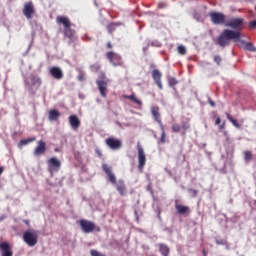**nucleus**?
Returning a JSON list of instances; mask_svg holds the SVG:
<instances>
[{
	"label": "nucleus",
	"instance_id": "f257e3e1",
	"mask_svg": "<svg viewBox=\"0 0 256 256\" xmlns=\"http://www.w3.org/2000/svg\"><path fill=\"white\" fill-rule=\"evenodd\" d=\"M241 37L242 33L240 31L224 29L217 37V45L221 48H226L230 46L232 40L238 43Z\"/></svg>",
	"mask_w": 256,
	"mask_h": 256
},
{
	"label": "nucleus",
	"instance_id": "f03ea898",
	"mask_svg": "<svg viewBox=\"0 0 256 256\" xmlns=\"http://www.w3.org/2000/svg\"><path fill=\"white\" fill-rule=\"evenodd\" d=\"M102 170L106 174L108 181L115 185V188L120 196H125L127 194V187L123 180L117 182L115 174L112 172L111 166L108 164H102Z\"/></svg>",
	"mask_w": 256,
	"mask_h": 256
},
{
	"label": "nucleus",
	"instance_id": "7ed1b4c3",
	"mask_svg": "<svg viewBox=\"0 0 256 256\" xmlns=\"http://www.w3.org/2000/svg\"><path fill=\"white\" fill-rule=\"evenodd\" d=\"M56 23L63 25V34L65 37L72 39L75 35V30L71 28L72 23L71 20L66 16H57Z\"/></svg>",
	"mask_w": 256,
	"mask_h": 256
},
{
	"label": "nucleus",
	"instance_id": "20e7f679",
	"mask_svg": "<svg viewBox=\"0 0 256 256\" xmlns=\"http://www.w3.org/2000/svg\"><path fill=\"white\" fill-rule=\"evenodd\" d=\"M25 85L30 92L33 94L41 87L42 85V78L37 74H30L25 79Z\"/></svg>",
	"mask_w": 256,
	"mask_h": 256
},
{
	"label": "nucleus",
	"instance_id": "39448f33",
	"mask_svg": "<svg viewBox=\"0 0 256 256\" xmlns=\"http://www.w3.org/2000/svg\"><path fill=\"white\" fill-rule=\"evenodd\" d=\"M105 57L113 67L124 66L123 58L119 53H116L114 51H108L106 52Z\"/></svg>",
	"mask_w": 256,
	"mask_h": 256
},
{
	"label": "nucleus",
	"instance_id": "423d86ee",
	"mask_svg": "<svg viewBox=\"0 0 256 256\" xmlns=\"http://www.w3.org/2000/svg\"><path fill=\"white\" fill-rule=\"evenodd\" d=\"M98 78L99 79L96 80L98 90L100 92L101 97L106 98L108 86V81L106 80V73L104 71H100Z\"/></svg>",
	"mask_w": 256,
	"mask_h": 256
},
{
	"label": "nucleus",
	"instance_id": "0eeeda50",
	"mask_svg": "<svg viewBox=\"0 0 256 256\" xmlns=\"http://www.w3.org/2000/svg\"><path fill=\"white\" fill-rule=\"evenodd\" d=\"M39 233L35 230H27L23 233V241L29 246L34 247L38 243Z\"/></svg>",
	"mask_w": 256,
	"mask_h": 256
},
{
	"label": "nucleus",
	"instance_id": "6e6552de",
	"mask_svg": "<svg viewBox=\"0 0 256 256\" xmlns=\"http://www.w3.org/2000/svg\"><path fill=\"white\" fill-rule=\"evenodd\" d=\"M209 17L213 25H226L227 16L223 12L210 11Z\"/></svg>",
	"mask_w": 256,
	"mask_h": 256
},
{
	"label": "nucleus",
	"instance_id": "1a4fd4ad",
	"mask_svg": "<svg viewBox=\"0 0 256 256\" xmlns=\"http://www.w3.org/2000/svg\"><path fill=\"white\" fill-rule=\"evenodd\" d=\"M225 26L234 30L243 31L245 29V19L242 17L231 18L225 23Z\"/></svg>",
	"mask_w": 256,
	"mask_h": 256
},
{
	"label": "nucleus",
	"instance_id": "9d476101",
	"mask_svg": "<svg viewBox=\"0 0 256 256\" xmlns=\"http://www.w3.org/2000/svg\"><path fill=\"white\" fill-rule=\"evenodd\" d=\"M79 226H80L82 232H84L85 234L92 233L93 231L101 232L100 227H96L95 223H93L92 221L85 220V219H82L79 221Z\"/></svg>",
	"mask_w": 256,
	"mask_h": 256
},
{
	"label": "nucleus",
	"instance_id": "9b49d317",
	"mask_svg": "<svg viewBox=\"0 0 256 256\" xmlns=\"http://www.w3.org/2000/svg\"><path fill=\"white\" fill-rule=\"evenodd\" d=\"M137 151H138V170L142 172L146 165L147 158H146L145 150L142 144H140V142L137 143Z\"/></svg>",
	"mask_w": 256,
	"mask_h": 256
},
{
	"label": "nucleus",
	"instance_id": "f8f14e48",
	"mask_svg": "<svg viewBox=\"0 0 256 256\" xmlns=\"http://www.w3.org/2000/svg\"><path fill=\"white\" fill-rule=\"evenodd\" d=\"M171 129L173 133H180L183 131L182 135H186L187 130L191 129V124L186 120H182L181 124H172Z\"/></svg>",
	"mask_w": 256,
	"mask_h": 256
},
{
	"label": "nucleus",
	"instance_id": "ddd939ff",
	"mask_svg": "<svg viewBox=\"0 0 256 256\" xmlns=\"http://www.w3.org/2000/svg\"><path fill=\"white\" fill-rule=\"evenodd\" d=\"M105 144L107 147H109L113 151H117L123 147L122 140H119L118 138H114L111 136L110 138H106Z\"/></svg>",
	"mask_w": 256,
	"mask_h": 256
},
{
	"label": "nucleus",
	"instance_id": "4468645a",
	"mask_svg": "<svg viewBox=\"0 0 256 256\" xmlns=\"http://www.w3.org/2000/svg\"><path fill=\"white\" fill-rule=\"evenodd\" d=\"M151 115L154 121L160 126V129L164 130V124L162 122L159 106H151Z\"/></svg>",
	"mask_w": 256,
	"mask_h": 256
},
{
	"label": "nucleus",
	"instance_id": "2eb2a0df",
	"mask_svg": "<svg viewBox=\"0 0 256 256\" xmlns=\"http://www.w3.org/2000/svg\"><path fill=\"white\" fill-rule=\"evenodd\" d=\"M174 207H175L177 215L188 217L191 214V208L188 206H183V205L179 204L178 200L175 201Z\"/></svg>",
	"mask_w": 256,
	"mask_h": 256
},
{
	"label": "nucleus",
	"instance_id": "dca6fc26",
	"mask_svg": "<svg viewBox=\"0 0 256 256\" xmlns=\"http://www.w3.org/2000/svg\"><path fill=\"white\" fill-rule=\"evenodd\" d=\"M48 170L50 172H58L61 168V162L58 160V158H55V156H52V158H49L48 162Z\"/></svg>",
	"mask_w": 256,
	"mask_h": 256
},
{
	"label": "nucleus",
	"instance_id": "f3484780",
	"mask_svg": "<svg viewBox=\"0 0 256 256\" xmlns=\"http://www.w3.org/2000/svg\"><path fill=\"white\" fill-rule=\"evenodd\" d=\"M23 15L26 17V19L31 20L33 15L35 14V8L32 2H28L24 5L23 8Z\"/></svg>",
	"mask_w": 256,
	"mask_h": 256
},
{
	"label": "nucleus",
	"instance_id": "a211bd4d",
	"mask_svg": "<svg viewBox=\"0 0 256 256\" xmlns=\"http://www.w3.org/2000/svg\"><path fill=\"white\" fill-rule=\"evenodd\" d=\"M0 255L1 256H13V250L8 242L0 243Z\"/></svg>",
	"mask_w": 256,
	"mask_h": 256
},
{
	"label": "nucleus",
	"instance_id": "6ab92c4d",
	"mask_svg": "<svg viewBox=\"0 0 256 256\" xmlns=\"http://www.w3.org/2000/svg\"><path fill=\"white\" fill-rule=\"evenodd\" d=\"M152 78L160 90H163V83H162V72L159 69H154L152 71Z\"/></svg>",
	"mask_w": 256,
	"mask_h": 256
},
{
	"label": "nucleus",
	"instance_id": "aec40b11",
	"mask_svg": "<svg viewBox=\"0 0 256 256\" xmlns=\"http://www.w3.org/2000/svg\"><path fill=\"white\" fill-rule=\"evenodd\" d=\"M49 74L56 80H61L64 77L62 69L58 66L50 67Z\"/></svg>",
	"mask_w": 256,
	"mask_h": 256
},
{
	"label": "nucleus",
	"instance_id": "412c9836",
	"mask_svg": "<svg viewBox=\"0 0 256 256\" xmlns=\"http://www.w3.org/2000/svg\"><path fill=\"white\" fill-rule=\"evenodd\" d=\"M238 43H239V46L242 47L245 51H249L252 53L256 52V47L255 45H253V43L247 42L246 40H243L241 38H239Z\"/></svg>",
	"mask_w": 256,
	"mask_h": 256
},
{
	"label": "nucleus",
	"instance_id": "4be33fe9",
	"mask_svg": "<svg viewBox=\"0 0 256 256\" xmlns=\"http://www.w3.org/2000/svg\"><path fill=\"white\" fill-rule=\"evenodd\" d=\"M46 150H47L46 142H44V140H38L37 146L34 149L33 154L35 156L43 155L46 152Z\"/></svg>",
	"mask_w": 256,
	"mask_h": 256
},
{
	"label": "nucleus",
	"instance_id": "5701e85b",
	"mask_svg": "<svg viewBox=\"0 0 256 256\" xmlns=\"http://www.w3.org/2000/svg\"><path fill=\"white\" fill-rule=\"evenodd\" d=\"M69 124L72 129L77 130L81 126V121L79 120L78 116L72 114L69 116Z\"/></svg>",
	"mask_w": 256,
	"mask_h": 256
},
{
	"label": "nucleus",
	"instance_id": "b1692460",
	"mask_svg": "<svg viewBox=\"0 0 256 256\" xmlns=\"http://www.w3.org/2000/svg\"><path fill=\"white\" fill-rule=\"evenodd\" d=\"M124 99L130 100L131 102L135 103L136 105H138L139 107H141L143 105L142 100H140L135 93H132L130 95L128 94H124L123 95Z\"/></svg>",
	"mask_w": 256,
	"mask_h": 256
},
{
	"label": "nucleus",
	"instance_id": "393cba45",
	"mask_svg": "<svg viewBox=\"0 0 256 256\" xmlns=\"http://www.w3.org/2000/svg\"><path fill=\"white\" fill-rule=\"evenodd\" d=\"M61 117V113L59 110H49L48 112V120L49 121H57Z\"/></svg>",
	"mask_w": 256,
	"mask_h": 256
},
{
	"label": "nucleus",
	"instance_id": "a878e982",
	"mask_svg": "<svg viewBox=\"0 0 256 256\" xmlns=\"http://www.w3.org/2000/svg\"><path fill=\"white\" fill-rule=\"evenodd\" d=\"M226 117L227 119L232 123V125L238 129L242 128V124H240V122H238V120H236L235 118H233V116H231L229 114V112H226Z\"/></svg>",
	"mask_w": 256,
	"mask_h": 256
},
{
	"label": "nucleus",
	"instance_id": "bb28decb",
	"mask_svg": "<svg viewBox=\"0 0 256 256\" xmlns=\"http://www.w3.org/2000/svg\"><path fill=\"white\" fill-rule=\"evenodd\" d=\"M159 251L162 256H169L170 255V248L165 244H159Z\"/></svg>",
	"mask_w": 256,
	"mask_h": 256
},
{
	"label": "nucleus",
	"instance_id": "cd10ccee",
	"mask_svg": "<svg viewBox=\"0 0 256 256\" xmlns=\"http://www.w3.org/2000/svg\"><path fill=\"white\" fill-rule=\"evenodd\" d=\"M118 26H119V23H115V22L109 23V24L107 25V30H108V32H109L110 34H112L113 31H115Z\"/></svg>",
	"mask_w": 256,
	"mask_h": 256
},
{
	"label": "nucleus",
	"instance_id": "c85d7f7f",
	"mask_svg": "<svg viewBox=\"0 0 256 256\" xmlns=\"http://www.w3.org/2000/svg\"><path fill=\"white\" fill-rule=\"evenodd\" d=\"M102 68L101 64L95 63L90 65V70L94 73H97Z\"/></svg>",
	"mask_w": 256,
	"mask_h": 256
},
{
	"label": "nucleus",
	"instance_id": "c756f323",
	"mask_svg": "<svg viewBox=\"0 0 256 256\" xmlns=\"http://www.w3.org/2000/svg\"><path fill=\"white\" fill-rule=\"evenodd\" d=\"M177 51L181 56H185L187 54V48L184 45H179L177 47Z\"/></svg>",
	"mask_w": 256,
	"mask_h": 256
},
{
	"label": "nucleus",
	"instance_id": "7c9ffc66",
	"mask_svg": "<svg viewBox=\"0 0 256 256\" xmlns=\"http://www.w3.org/2000/svg\"><path fill=\"white\" fill-rule=\"evenodd\" d=\"M178 83H179V81L176 79V77L170 76L168 78L169 86L173 87V86H176Z\"/></svg>",
	"mask_w": 256,
	"mask_h": 256
},
{
	"label": "nucleus",
	"instance_id": "2f4dec72",
	"mask_svg": "<svg viewBox=\"0 0 256 256\" xmlns=\"http://www.w3.org/2000/svg\"><path fill=\"white\" fill-rule=\"evenodd\" d=\"M244 159H245V161H247V162L253 160V154L250 152V150H246V151L244 152Z\"/></svg>",
	"mask_w": 256,
	"mask_h": 256
},
{
	"label": "nucleus",
	"instance_id": "473e14b6",
	"mask_svg": "<svg viewBox=\"0 0 256 256\" xmlns=\"http://www.w3.org/2000/svg\"><path fill=\"white\" fill-rule=\"evenodd\" d=\"M213 60L217 64V66H221L223 62V58L221 55H214Z\"/></svg>",
	"mask_w": 256,
	"mask_h": 256
},
{
	"label": "nucleus",
	"instance_id": "72a5a7b5",
	"mask_svg": "<svg viewBox=\"0 0 256 256\" xmlns=\"http://www.w3.org/2000/svg\"><path fill=\"white\" fill-rule=\"evenodd\" d=\"M161 131H162V134H161L160 142L164 144L167 142L165 126H163V130Z\"/></svg>",
	"mask_w": 256,
	"mask_h": 256
},
{
	"label": "nucleus",
	"instance_id": "f704fd0d",
	"mask_svg": "<svg viewBox=\"0 0 256 256\" xmlns=\"http://www.w3.org/2000/svg\"><path fill=\"white\" fill-rule=\"evenodd\" d=\"M36 138H29L28 140H20V144L27 145L30 142H34Z\"/></svg>",
	"mask_w": 256,
	"mask_h": 256
},
{
	"label": "nucleus",
	"instance_id": "c9c22d12",
	"mask_svg": "<svg viewBox=\"0 0 256 256\" xmlns=\"http://www.w3.org/2000/svg\"><path fill=\"white\" fill-rule=\"evenodd\" d=\"M90 255H91V256H106V255L100 253V252L97 251V250H90Z\"/></svg>",
	"mask_w": 256,
	"mask_h": 256
},
{
	"label": "nucleus",
	"instance_id": "e433bc0d",
	"mask_svg": "<svg viewBox=\"0 0 256 256\" xmlns=\"http://www.w3.org/2000/svg\"><path fill=\"white\" fill-rule=\"evenodd\" d=\"M188 191H189V193L192 197H197L198 196L199 191L194 190V189H189Z\"/></svg>",
	"mask_w": 256,
	"mask_h": 256
},
{
	"label": "nucleus",
	"instance_id": "4c0bfd02",
	"mask_svg": "<svg viewBox=\"0 0 256 256\" xmlns=\"http://www.w3.org/2000/svg\"><path fill=\"white\" fill-rule=\"evenodd\" d=\"M249 28L250 29H256V19L249 22Z\"/></svg>",
	"mask_w": 256,
	"mask_h": 256
},
{
	"label": "nucleus",
	"instance_id": "58836bf2",
	"mask_svg": "<svg viewBox=\"0 0 256 256\" xmlns=\"http://www.w3.org/2000/svg\"><path fill=\"white\" fill-rule=\"evenodd\" d=\"M222 133H223L224 137L226 138V141H230L229 132L227 130H223Z\"/></svg>",
	"mask_w": 256,
	"mask_h": 256
},
{
	"label": "nucleus",
	"instance_id": "ea45409f",
	"mask_svg": "<svg viewBox=\"0 0 256 256\" xmlns=\"http://www.w3.org/2000/svg\"><path fill=\"white\" fill-rule=\"evenodd\" d=\"M226 129V122H222L219 126V132H223Z\"/></svg>",
	"mask_w": 256,
	"mask_h": 256
},
{
	"label": "nucleus",
	"instance_id": "a19ab883",
	"mask_svg": "<svg viewBox=\"0 0 256 256\" xmlns=\"http://www.w3.org/2000/svg\"><path fill=\"white\" fill-rule=\"evenodd\" d=\"M222 123V119L220 118V116H218V118H216L215 120V125L219 126Z\"/></svg>",
	"mask_w": 256,
	"mask_h": 256
},
{
	"label": "nucleus",
	"instance_id": "79ce46f5",
	"mask_svg": "<svg viewBox=\"0 0 256 256\" xmlns=\"http://www.w3.org/2000/svg\"><path fill=\"white\" fill-rule=\"evenodd\" d=\"M217 245H227V242L224 240H216Z\"/></svg>",
	"mask_w": 256,
	"mask_h": 256
},
{
	"label": "nucleus",
	"instance_id": "37998d69",
	"mask_svg": "<svg viewBox=\"0 0 256 256\" xmlns=\"http://www.w3.org/2000/svg\"><path fill=\"white\" fill-rule=\"evenodd\" d=\"M106 47H107V49H113V44H112V42H107V43H106Z\"/></svg>",
	"mask_w": 256,
	"mask_h": 256
},
{
	"label": "nucleus",
	"instance_id": "c03bdc74",
	"mask_svg": "<svg viewBox=\"0 0 256 256\" xmlns=\"http://www.w3.org/2000/svg\"><path fill=\"white\" fill-rule=\"evenodd\" d=\"M209 104H210V106H212V107H215V106H216V103H215V101H213V100H209Z\"/></svg>",
	"mask_w": 256,
	"mask_h": 256
},
{
	"label": "nucleus",
	"instance_id": "a18cd8bd",
	"mask_svg": "<svg viewBox=\"0 0 256 256\" xmlns=\"http://www.w3.org/2000/svg\"><path fill=\"white\" fill-rule=\"evenodd\" d=\"M96 154L99 156V157H102V152L100 150H96Z\"/></svg>",
	"mask_w": 256,
	"mask_h": 256
},
{
	"label": "nucleus",
	"instance_id": "49530a36",
	"mask_svg": "<svg viewBox=\"0 0 256 256\" xmlns=\"http://www.w3.org/2000/svg\"><path fill=\"white\" fill-rule=\"evenodd\" d=\"M3 172H4L3 166H0V176L3 174Z\"/></svg>",
	"mask_w": 256,
	"mask_h": 256
},
{
	"label": "nucleus",
	"instance_id": "de8ad7c7",
	"mask_svg": "<svg viewBox=\"0 0 256 256\" xmlns=\"http://www.w3.org/2000/svg\"><path fill=\"white\" fill-rule=\"evenodd\" d=\"M79 80H83V77H82V76H79Z\"/></svg>",
	"mask_w": 256,
	"mask_h": 256
}]
</instances>
